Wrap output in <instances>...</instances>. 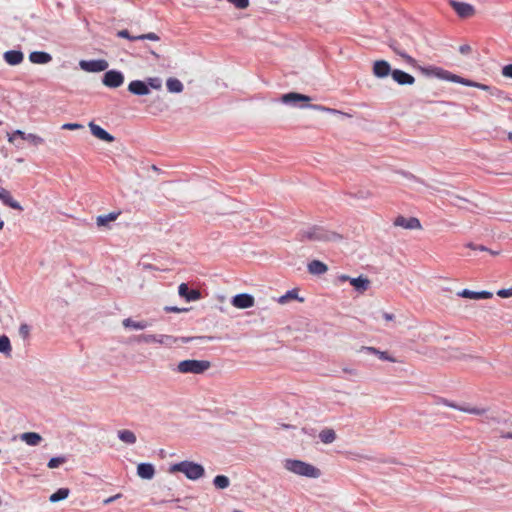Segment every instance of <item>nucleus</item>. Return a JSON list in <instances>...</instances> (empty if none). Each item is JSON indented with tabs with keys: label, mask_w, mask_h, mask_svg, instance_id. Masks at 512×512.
<instances>
[{
	"label": "nucleus",
	"mask_w": 512,
	"mask_h": 512,
	"mask_svg": "<svg viewBox=\"0 0 512 512\" xmlns=\"http://www.w3.org/2000/svg\"><path fill=\"white\" fill-rule=\"evenodd\" d=\"M342 236L334 231H329L321 226H312L303 230L300 234V240H309L317 242H337Z\"/></svg>",
	"instance_id": "1"
},
{
	"label": "nucleus",
	"mask_w": 512,
	"mask_h": 512,
	"mask_svg": "<svg viewBox=\"0 0 512 512\" xmlns=\"http://www.w3.org/2000/svg\"><path fill=\"white\" fill-rule=\"evenodd\" d=\"M170 473L181 472L187 479L196 481L205 475V469L201 464L184 460L169 467Z\"/></svg>",
	"instance_id": "2"
},
{
	"label": "nucleus",
	"mask_w": 512,
	"mask_h": 512,
	"mask_svg": "<svg viewBox=\"0 0 512 512\" xmlns=\"http://www.w3.org/2000/svg\"><path fill=\"white\" fill-rule=\"evenodd\" d=\"M284 467L288 471L300 476L309 478H319L321 476V471L318 468L300 460L287 459Z\"/></svg>",
	"instance_id": "3"
},
{
	"label": "nucleus",
	"mask_w": 512,
	"mask_h": 512,
	"mask_svg": "<svg viewBox=\"0 0 512 512\" xmlns=\"http://www.w3.org/2000/svg\"><path fill=\"white\" fill-rule=\"evenodd\" d=\"M211 367L207 360L188 359L180 361L177 365V371L182 374H203Z\"/></svg>",
	"instance_id": "4"
},
{
	"label": "nucleus",
	"mask_w": 512,
	"mask_h": 512,
	"mask_svg": "<svg viewBox=\"0 0 512 512\" xmlns=\"http://www.w3.org/2000/svg\"><path fill=\"white\" fill-rule=\"evenodd\" d=\"M415 68L418 69L425 76H434L439 79L451 81L454 83L456 82V79L458 76V75L453 74L447 70H444L440 67H435V66L423 67V66H420L417 64V66Z\"/></svg>",
	"instance_id": "5"
},
{
	"label": "nucleus",
	"mask_w": 512,
	"mask_h": 512,
	"mask_svg": "<svg viewBox=\"0 0 512 512\" xmlns=\"http://www.w3.org/2000/svg\"><path fill=\"white\" fill-rule=\"evenodd\" d=\"M124 75L118 70L106 71L102 78V83L108 88H118L124 83Z\"/></svg>",
	"instance_id": "6"
},
{
	"label": "nucleus",
	"mask_w": 512,
	"mask_h": 512,
	"mask_svg": "<svg viewBox=\"0 0 512 512\" xmlns=\"http://www.w3.org/2000/svg\"><path fill=\"white\" fill-rule=\"evenodd\" d=\"M341 282H350V284L354 287V289L359 293H364L370 287V280L367 277L359 276L356 278H352L348 275L342 274L338 277Z\"/></svg>",
	"instance_id": "7"
},
{
	"label": "nucleus",
	"mask_w": 512,
	"mask_h": 512,
	"mask_svg": "<svg viewBox=\"0 0 512 512\" xmlns=\"http://www.w3.org/2000/svg\"><path fill=\"white\" fill-rule=\"evenodd\" d=\"M108 62L104 59L97 60H81L79 66L86 72H101L108 68Z\"/></svg>",
	"instance_id": "8"
},
{
	"label": "nucleus",
	"mask_w": 512,
	"mask_h": 512,
	"mask_svg": "<svg viewBox=\"0 0 512 512\" xmlns=\"http://www.w3.org/2000/svg\"><path fill=\"white\" fill-rule=\"evenodd\" d=\"M449 4L460 18H470L475 14V8L469 3L449 0Z\"/></svg>",
	"instance_id": "9"
},
{
	"label": "nucleus",
	"mask_w": 512,
	"mask_h": 512,
	"mask_svg": "<svg viewBox=\"0 0 512 512\" xmlns=\"http://www.w3.org/2000/svg\"><path fill=\"white\" fill-rule=\"evenodd\" d=\"M455 83H459V84H462V85H465L468 87H474V88H478V89H481L484 91H488L493 96H500L502 93L499 89H497L495 87H491L486 84L475 82V81L463 78L461 76H457Z\"/></svg>",
	"instance_id": "10"
},
{
	"label": "nucleus",
	"mask_w": 512,
	"mask_h": 512,
	"mask_svg": "<svg viewBox=\"0 0 512 512\" xmlns=\"http://www.w3.org/2000/svg\"><path fill=\"white\" fill-rule=\"evenodd\" d=\"M393 70L386 60H376L373 63L372 72L376 78L383 79L389 75L392 76Z\"/></svg>",
	"instance_id": "11"
},
{
	"label": "nucleus",
	"mask_w": 512,
	"mask_h": 512,
	"mask_svg": "<svg viewBox=\"0 0 512 512\" xmlns=\"http://www.w3.org/2000/svg\"><path fill=\"white\" fill-rule=\"evenodd\" d=\"M254 303V297L248 293L237 294L231 300V304L238 309H247L253 307Z\"/></svg>",
	"instance_id": "12"
},
{
	"label": "nucleus",
	"mask_w": 512,
	"mask_h": 512,
	"mask_svg": "<svg viewBox=\"0 0 512 512\" xmlns=\"http://www.w3.org/2000/svg\"><path fill=\"white\" fill-rule=\"evenodd\" d=\"M394 225L397 227H402L404 229L414 230V229H421V223L418 218L416 217H410L405 218L404 216H398L394 220Z\"/></svg>",
	"instance_id": "13"
},
{
	"label": "nucleus",
	"mask_w": 512,
	"mask_h": 512,
	"mask_svg": "<svg viewBox=\"0 0 512 512\" xmlns=\"http://www.w3.org/2000/svg\"><path fill=\"white\" fill-rule=\"evenodd\" d=\"M88 127L91 131V134L96 138L111 143L115 140V137L108 133L105 129L95 124L93 121L89 122Z\"/></svg>",
	"instance_id": "14"
},
{
	"label": "nucleus",
	"mask_w": 512,
	"mask_h": 512,
	"mask_svg": "<svg viewBox=\"0 0 512 512\" xmlns=\"http://www.w3.org/2000/svg\"><path fill=\"white\" fill-rule=\"evenodd\" d=\"M128 91L137 96H145L150 93V89H148V84L146 81L142 80H133L128 84Z\"/></svg>",
	"instance_id": "15"
},
{
	"label": "nucleus",
	"mask_w": 512,
	"mask_h": 512,
	"mask_svg": "<svg viewBox=\"0 0 512 512\" xmlns=\"http://www.w3.org/2000/svg\"><path fill=\"white\" fill-rule=\"evenodd\" d=\"M179 295L186 301H196L201 298V293L196 289H189L186 283H181L178 288Z\"/></svg>",
	"instance_id": "16"
},
{
	"label": "nucleus",
	"mask_w": 512,
	"mask_h": 512,
	"mask_svg": "<svg viewBox=\"0 0 512 512\" xmlns=\"http://www.w3.org/2000/svg\"><path fill=\"white\" fill-rule=\"evenodd\" d=\"M392 79L399 85H413L415 83V78L412 75L400 69L393 70Z\"/></svg>",
	"instance_id": "17"
},
{
	"label": "nucleus",
	"mask_w": 512,
	"mask_h": 512,
	"mask_svg": "<svg viewBox=\"0 0 512 512\" xmlns=\"http://www.w3.org/2000/svg\"><path fill=\"white\" fill-rule=\"evenodd\" d=\"M0 200H2V202L5 205H7L8 207H10L12 209H16L19 211L23 210V207L20 205V203L18 201L14 200L11 193L3 187H0Z\"/></svg>",
	"instance_id": "18"
},
{
	"label": "nucleus",
	"mask_w": 512,
	"mask_h": 512,
	"mask_svg": "<svg viewBox=\"0 0 512 512\" xmlns=\"http://www.w3.org/2000/svg\"><path fill=\"white\" fill-rule=\"evenodd\" d=\"M122 325L126 329L144 330L151 324L147 320H134L132 318H125L122 321Z\"/></svg>",
	"instance_id": "19"
},
{
	"label": "nucleus",
	"mask_w": 512,
	"mask_h": 512,
	"mask_svg": "<svg viewBox=\"0 0 512 512\" xmlns=\"http://www.w3.org/2000/svg\"><path fill=\"white\" fill-rule=\"evenodd\" d=\"M444 403L448 407H451V408H454V409H457V410H460L462 412H466L469 414H474V415H483L487 411L485 408L471 407L468 405H457L455 403L448 402V401H444Z\"/></svg>",
	"instance_id": "20"
},
{
	"label": "nucleus",
	"mask_w": 512,
	"mask_h": 512,
	"mask_svg": "<svg viewBox=\"0 0 512 512\" xmlns=\"http://www.w3.org/2000/svg\"><path fill=\"white\" fill-rule=\"evenodd\" d=\"M311 98L297 92H290L281 96V101L285 104H295L296 102H309Z\"/></svg>",
	"instance_id": "21"
},
{
	"label": "nucleus",
	"mask_w": 512,
	"mask_h": 512,
	"mask_svg": "<svg viewBox=\"0 0 512 512\" xmlns=\"http://www.w3.org/2000/svg\"><path fill=\"white\" fill-rule=\"evenodd\" d=\"M457 295L459 297L469 298V299H488L493 296V294L489 291L475 292V291H471L469 289H463L462 291H459L457 293Z\"/></svg>",
	"instance_id": "22"
},
{
	"label": "nucleus",
	"mask_w": 512,
	"mask_h": 512,
	"mask_svg": "<svg viewBox=\"0 0 512 512\" xmlns=\"http://www.w3.org/2000/svg\"><path fill=\"white\" fill-rule=\"evenodd\" d=\"M3 58L9 65L15 66L23 61L24 55L20 50H9L4 53Z\"/></svg>",
	"instance_id": "23"
},
{
	"label": "nucleus",
	"mask_w": 512,
	"mask_h": 512,
	"mask_svg": "<svg viewBox=\"0 0 512 512\" xmlns=\"http://www.w3.org/2000/svg\"><path fill=\"white\" fill-rule=\"evenodd\" d=\"M137 474L142 479L150 480L155 475V468L150 463H140L137 466Z\"/></svg>",
	"instance_id": "24"
},
{
	"label": "nucleus",
	"mask_w": 512,
	"mask_h": 512,
	"mask_svg": "<svg viewBox=\"0 0 512 512\" xmlns=\"http://www.w3.org/2000/svg\"><path fill=\"white\" fill-rule=\"evenodd\" d=\"M307 269L312 275H322L328 271V266L319 260H312L308 263Z\"/></svg>",
	"instance_id": "25"
},
{
	"label": "nucleus",
	"mask_w": 512,
	"mask_h": 512,
	"mask_svg": "<svg viewBox=\"0 0 512 512\" xmlns=\"http://www.w3.org/2000/svg\"><path fill=\"white\" fill-rule=\"evenodd\" d=\"M29 60L34 64H47L52 60V56L44 51H34L30 53Z\"/></svg>",
	"instance_id": "26"
},
{
	"label": "nucleus",
	"mask_w": 512,
	"mask_h": 512,
	"mask_svg": "<svg viewBox=\"0 0 512 512\" xmlns=\"http://www.w3.org/2000/svg\"><path fill=\"white\" fill-rule=\"evenodd\" d=\"M20 438L29 446H36L42 441L41 435L36 432H25Z\"/></svg>",
	"instance_id": "27"
},
{
	"label": "nucleus",
	"mask_w": 512,
	"mask_h": 512,
	"mask_svg": "<svg viewBox=\"0 0 512 512\" xmlns=\"http://www.w3.org/2000/svg\"><path fill=\"white\" fill-rule=\"evenodd\" d=\"M131 340L134 342H137V343H147V344L157 343V342H165L164 338H158V335H153V334H141L138 336H134Z\"/></svg>",
	"instance_id": "28"
},
{
	"label": "nucleus",
	"mask_w": 512,
	"mask_h": 512,
	"mask_svg": "<svg viewBox=\"0 0 512 512\" xmlns=\"http://www.w3.org/2000/svg\"><path fill=\"white\" fill-rule=\"evenodd\" d=\"M166 87L170 93H181L184 89L182 82L173 77L167 79Z\"/></svg>",
	"instance_id": "29"
},
{
	"label": "nucleus",
	"mask_w": 512,
	"mask_h": 512,
	"mask_svg": "<svg viewBox=\"0 0 512 512\" xmlns=\"http://www.w3.org/2000/svg\"><path fill=\"white\" fill-rule=\"evenodd\" d=\"M118 438L129 445L135 444L137 441L136 435L133 431L124 429L118 431Z\"/></svg>",
	"instance_id": "30"
},
{
	"label": "nucleus",
	"mask_w": 512,
	"mask_h": 512,
	"mask_svg": "<svg viewBox=\"0 0 512 512\" xmlns=\"http://www.w3.org/2000/svg\"><path fill=\"white\" fill-rule=\"evenodd\" d=\"M319 438L324 444H331L336 440V432L331 428H325L319 433Z\"/></svg>",
	"instance_id": "31"
},
{
	"label": "nucleus",
	"mask_w": 512,
	"mask_h": 512,
	"mask_svg": "<svg viewBox=\"0 0 512 512\" xmlns=\"http://www.w3.org/2000/svg\"><path fill=\"white\" fill-rule=\"evenodd\" d=\"M390 48L400 57H402L407 64H409L412 67L417 66V61L407 53H405L403 50L399 49L397 45L390 44Z\"/></svg>",
	"instance_id": "32"
},
{
	"label": "nucleus",
	"mask_w": 512,
	"mask_h": 512,
	"mask_svg": "<svg viewBox=\"0 0 512 512\" xmlns=\"http://www.w3.org/2000/svg\"><path fill=\"white\" fill-rule=\"evenodd\" d=\"M362 351L377 355L381 360L395 362L396 360L391 357L387 352L380 351L374 347H362Z\"/></svg>",
	"instance_id": "33"
},
{
	"label": "nucleus",
	"mask_w": 512,
	"mask_h": 512,
	"mask_svg": "<svg viewBox=\"0 0 512 512\" xmlns=\"http://www.w3.org/2000/svg\"><path fill=\"white\" fill-rule=\"evenodd\" d=\"M119 215L120 212H111L106 215H100L96 218V223L98 226H106L108 223L115 221Z\"/></svg>",
	"instance_id": "34"
},
{
	"label": "nucleus",
	"mask_w": 512,
	"mask_h": 512,
	"mask_svg": "<svg viewBox=\"0 0 512 512\" xmlns=\"http://www.w3.org/2000/svg\"><path fill=\"white\" fill-rule=\"evenodd\" d=\"M11 352H12V347H11L10 339L6 335H1L0 336V353L9 357V356H11Z\"/></svg>",
	"instance_id": "35"
},
{
	"label": "nucleus",
	"mask_w": 512,
	"mask_h": 512,
	"mask_svg": "<svg viewBox=\"0 0 512 512\" xmlns=\"http://www.w3.org/2000/svg\"><path fill=\"white\" fill-rule=\"evenodd\" d=\"M295 299H298L300 301H303L302 298H298V293H297V290L293 289V290H289L287 291L284 295L280 296L278 299H277V302L279 304H287L288 302H290L291 300H295Z\"/></svg>",
	"instance_id": "36"
},
{
	"label": "nucleus",
	"mask_w": 512,
	"mask_h": 512,
	"mask_svg": "<svg viewBox=\"0 0 512 512\" xmlns=\"http://www.w3.org/2000/svg\"><path fill=\"white\" fill-rule=\"evenodd\" d=\"M69 493L70 491L68 488H60L50 495L49 500L52 503H56L58 501L66 499L69 496Z\"/></svg>",
	"instance_id": "37"
},
{
	"label": "nucleus",
	"mask_w": 512,
	"mask_h": 512,
	"mask_svg": "<svg viewBox=\"0 0 512 512\" xmlns=\"http://www.w3.org/2000/svg\"><path fill=\"white\" fill-rule=\"evenodd\" d=\"M213 484L214 486L217 488V489H226L229 487L230 485V480L227 476L225 475H217L214 479H213Z\"/></svg>",
	"instance_id": "38"
},
{
	"label": "nucleus",
	"mask_w": 512,
	"mask_h": 512,
	"mask_svg": "<svg viewBox=\"0 0 512 512\" xmlns=\"http://www.w3.org/2000/svg\"><path fill=\"white\" fill-rule=\"evenodd\" d=\"M146 84H148V89L160 90L162 88V80L159 77L148 78Z\"/></svg>",
	"instance_id": "39"
},
{
	"label": "nucleus",
	"mask_w": 512,
	"mask_h": 512,
	"mask_svg": "<svg viewBox=\"0 0 512 512\" xmlns=\"http://www.w3.org/2000/svg\"><path fill=\"white\" fill-rule=\"evenodd\" d=\"M66 462V458L64 456H59V457H53L49 460L47 466L50 468V469H54V468H57L59 467L60 465L64 464Z\"/></svg>",
	"instance_id": "40"
},
{
	"label": "nucleus",
	"mask_w": 512,
	"mask_h": 512,
	"mask_svg": "<svg viewBox=\"0 0 512 512\" xmlns=\"http://www.w3.org/2000/svg\"><path fill=\"white\" fill-rule=\"evenodd\" d=\"M25 140L31 142L34 146H39L44 143V139L36 134L29 133Z\"/></svg>",
	"instance_id": "41"
},
{
	"label": "nucleus",
	"mask_w": 512,
	"mask_h": 512,
	"mask_svg": "<svg viewBox=\"0 0 512 512\" xmlns=\"http://www.w3.org/2000/svg\"><path fill=\"white\" fill-rule=\"evenodd\" d=\"M135 39L138 40H151V41H158L160 38L156 33L150 32L147 34L138 35L135 37Z\"/></svg>",
	"instance_id": "42"
},
{
	"label": "nucleus",
	"mask_w": 512,
	"mask_h": 512,
	"mask_svg": "<svg viewBox=\"0 0 512 512\" xmlns=\"http://www.w3.org/2000/svg\"><path fill=\"white\" fill-rule=\"evenodd\" d=\"M238 9H246L249 6V0H228Z\"/></svg>",
	"instance_id": "43"
},
{
	"label": "nucleus",
	"mask_w": 512,
	"mask_h": 512,
	"mask_svg": "<svg viewBox=\"0 0 512 512\" xmlns=\"http://www.w3.org/2000/svg\"><path fill=\"white\" fill-rule=\"evenodd\" d=\"M158 338H164L165 342H158L159 344L172 345L177 342V338L170 335H158Z\"/></svg>",
	"instance_id": "44"
},
{
	"label": "nucleus",
	"mask_w": 512,
	"mask_h": 512,
	"mask_svg": "<svg viewBox=\"0 0 512 512\" xmlns=\"http://www.w3.org/2000/svg\"><path fill=\"white\" fill-rule=\"evenodd\" d=\"M83 128H84V126L79 123H65L62 125V129H65V130H79V129H83Z\"/></svg>",
	"instance_id": "45"
},
{
	"label": "nucleus",
	"mask_w": 512,
	"mask_h": 512,
	"mask_svg": "<svg viewBox=\"0 0 512 512\" xmlns=\"http://www.w3.org/2000/svg\"><path fill=\"white\" fill-rule=\"evenodd\" d=\"M213 337L211 336H199V337H183L181 338L182 342L183 343H188L190 341H194V340H212Z\"/></svg>",
	"instance_id": "46"
},
{
	"label": "nucleus",
	"mask_w": 512,
	"mask_h": 512,
	"mask_svg": "<svg viewBox=\"0 0 512 512\" xmlns=\"http://www.w3.org/2000/svg\"><path fill=\"white\" fill-rule=\"evenodd\" d=\"M308 107L312 108V109H315V110H319V111H326V112H330V113H339V111H337L335 109L327 108V107H324V106H321V105L312 104V105H309Z\"/></svg>",
	"instance_id": "47"
},
{
	"label": "nucleus",
	"mask_w": 512,
	"mask_h": 512,
	"mask_svg": "<svg viewBox=\"0 0 512 512\" xmlns=\"http://www.w3.org/2000/svg\"><path fill=\"white\" fill-rule=\"evenodd\" d=\"M29 333H30V327L27 324H21L19 327V334L23 338H27L29 336Z\"/></svg>",
	"instance_id": "48"
},
{
	"label": "nucleus",
	"mask_w": 512,
	"mask_h": 512,
	"mask_svg": "<svg viewBox=\"0 0 512 512\" xmlns=\"http://www.w3.org/2000/svg\"><path fill=\"white\" fill-rule=\"evenodd\" d=\"M164 310L168 313H180L188 311L186 308H178L176 306H166Z\"/></svg>",
	"instance_id": "49"
},
{
	"label": "nucleus",
	"mask_w": 512,
	"mask_h": 512,
	"mask_svg": "<svg viewBox=\"0 0 512 512\" xmlns=\"http://www.w3.org/2000/svg\"><path fill=\"white\" fill-rule=\"evenodd\" d=\"M497 295L501 298L512 297V288L509 289H500L497 291Z\"/></svg>",
	"instance_id": "50"
},
{
	"label": "nucleus",
	"mask_w": 512,
	"mask_h": 512,
	"mask_svg": "<svg viewBox=\"0 0 512 512\" xmlns=\"http://www.w3.org/2000/svg\"><path fill=\"white\" fill-rule=\"evenodd\" d=\"M117 36L121 37V38L129 39V40H132V41L136 40L135 39L136 36H131L129 31L126 30V29L118 31Z\"/></svg>",
	"instance_id": "51"
},
{
	"label": "nucleus",
	"mask_w": 512,
	"mask_h": 512,
	"mask_svg": "<svg viewBox=\"0 0 512 512\" xmlns=\"http://www.w3.org/2000/svg\"><path fill=\"white\" fill-rule=\"evenodd\" d=\"M502 75L512 79V64H508L502 68Z\"/></svg>",
	"instance_id": "52"
},
{
	"label": "nucleus",
	"mask_w": 512,
	"mask_h": 512,
	"mask_svg": "<svg viewBox=\"0 0 512 512\" xmlns=\"http://www.w3.org/2000/svg\"><path fill=\"white\" fill-rule=\"evenodd\" d=\"M16 136H19V137H21L23 140H25V139H26V137H27V134H26L25 132H23L22 130H16V131H14V132H13V134L9 137V141H10V142H13L14 137H16Z\"/></svg>",
	"instance_id": "53"
},
{
	"label": "nucleus",
	"mask_w": 512,
	"mask_h": 512,
	"mask_svg": "<svg viewBox=\"0 0 512 512\" xmlns=\"http://www.w3.org/2000/svg\"><path fill=\"white\" fill-rule=\"evenodd\" d=\"M121 497H122V494H121V493H118V494H116V495H114V496H111V497H109V498L105 499V500L103 501V504H105V505L110 504V503H112V502L116 501L117 499H120Z\"/></svg>",
	"instance_id": "54"
},
{
	"label": "nucleus",
	"mask_w": 512,
	"mask_h": 512,
	"mask_svg": "<svg viewBox=\"0 0 512 512\" xmlns=\"http://www.w3.org/2000/svg\"><path fill=\"white\" fill-rule=\"evenodd\" d=\"M459 51L461 54H468L471 51V47L469 45H461Z\"/></svg>",
	"instance_id": "55"
},
{
	"label": "nucleus",
	"mask_w": 512,
	"mask_h": 512,
	"mask_svg": "<svg viewBox=\"0 0 512 512\" xmlns=\"http://www.w3.org/2000/svg\"><path fill=\"white\" fill-rule=\"evenodd\" d=\"M382 316H383V318H384L386 321H392V320L395 318L394 314L387 313V312H384V313L382 314Z\"/></svg>",
	"instance_id": "56"
},
{
	"label": "nucleus",
	"mask_w": 512,
	"mask_h": 512,
	"mask_svg": "<svg viewBox=\"0 0 512 512\" xmlns=\"http://www.w3.org/2000/svg\"><path fill=\"white\" fill-rule=\"evenodd\" d=\"M343 371H344V372H346V373H349V374H351V375H354V376H357V375H358L357 371H356V370H354V369L344 368V369H343Z\"/></svg>",
	"instance_id": "57"
},
{
	"label": "nucleus",
	"mask_w": 512,
	"mask_h": 512,
	"mask_svg": "<svg viewBox=\"0 0 512 512\" xmlns=\"http://www.w3.org/2000/svg\"><path fill=\"white\" fill-rule=\"evenodd\" d=\"M501 438L512 439V432L501 433Z\"/></svg>",
	"instance_id": "58"
},
{
	"label": "nucleus",
	"mask_w": 512,
	"mask_h": 512,
	"mask_svg": "<svg viewBox=\"0 0 512 512\" xmlns=\"http://www.w3.org/2000/svg\"><path fill=\"white\" fill-rule=\"evenodd\" d=\"M452 198H453V203L454 204H456V202L459 201V200H464L462 197H460L458 195H453Z\"/></svg>",
	"instance_id": "59"
},
{
	"label": "nucleus",
	"mask_w": 512,
	"mask_h": 512,
	"mask_svg": "<svg viewBox=\"0 0 512 512\" xmlns=\"http://www.w3.org/2000/svg\"><path fill=\"white\" fill-rule=\"evenodd\" d=\"M467 247L470 248V249L477 250V245H474L473 243H468Z\"/></svg>",
	"instance_id": "60"
},
{
	"label": "nucleus",
	"mask_w": 512,
	"mask_h": 512,
	"mask_svg": "<svg viewBox=\"0 0 512 512\" xmlns=\"http://www.w3.org/2000/svg\"><path fill=\"white\" fill-rule=\"evenodd\" d=\"M477 250L487 251V248L485 246L479 245V246H477Z\"/></svg>",
	"instance_id": "61"
},
{
	"label": "nucleus",
	"mask_w": 512,
	"mask_h": 512,
	"mask_svg": "<svg viewBox=\"0 0 512 512\" xmlns=\"http://www.w3.org/2000/svg\"><path fill=\"white\" fill-rule=\"evenodd\" d=\"M508 139L512 142V132L508 133Z\"/></svg>",
	"instance_id": "62"
},
{
	"label": "nucleus",
	"mask_w": 512,
	"mask_h": 512,
	"mask_svg": "<svg viewBox=\"0 0 512 512\" xmlns=\"http://www.w3.org/2000/svg\"><path fill=\"white\" fill-rule=\"evenodd\" d=\"M4 227V222L2 220H0V230L3 229Z\"/></svg>",
	"instance_id": "63"
},
{
	"label": "nucleus",
	"mask_w": 512,
	"mask_h": 512,
	"mask_svg": "<svg viewBox=\"0 0 512 512\" xmlns=\"http://www.w3.org/2000/svg\"><path fill=\"white\" fill-rule=\"evenodd\" d=\"M151 54L154 55L157 58L159 57V55L156 52H154V51H151Z\"/></svg>",
	"instance_id": "64"
}]
</instances>
